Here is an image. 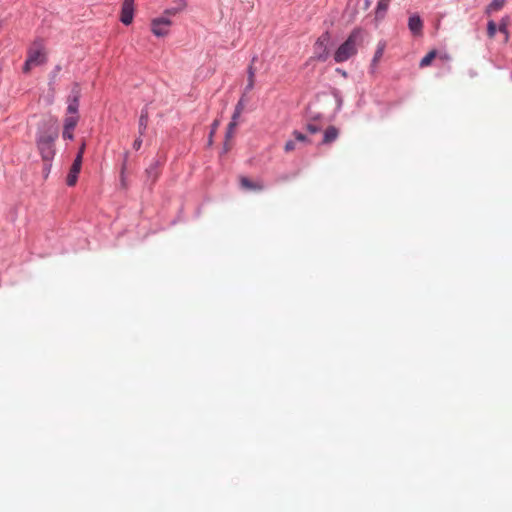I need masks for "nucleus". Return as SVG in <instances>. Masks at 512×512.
<instances>
[{"label": "nucleus", "mask_w": 512, "mask_h": 512, "mask_svg": "<svg viewBox=\"0 0 512 512\" xmlns=\"http://www.w3.org/2000/svg\"><path fill=\"white\" fill-rule=\"evenodd\" d=\"M436 54H437L436 51L432 50L427 55H425L420 61V64H419L420 68H425V67L429 66L432 63V61L435 59Z\"/></svg>", "instance_id": "412c9836"}, {"label": "nucleus", "mask_w": 512, "mask_h": 512, "mask_svg": "<svg viewBox=\"0 0 512 512\" xmlns=\"http://www.w3.org/2000/svg\"><path fill=\"white\" fill-rule=\"evenodd\" d=\"M81 96V89L79 84L74 83L71 94L68 97L67 114H78L79 99Z\"/></svg>", "instance_id": "423d86ee"}, {"label": "nucleus", "mask_w": 512, "mask_h": 512, "mask_svg": "<svg viewBox=\"0 0 512 512\" xmlns=\"http://www.w3.org/2000/svg\"><path fill=\"white\" fill-rule=\"evenodd\" d=\"M239 181L244 190L262 191L264 189V184L261 181H252L246 176H241Z\"/></svg>", "instance_id": "1a4fd4ad"}, {"label": "nucleus", "mask_w": 512, "mask_h": 512, "mask_svg": "<svg viewBox=\"0 0 512 512\" xmlns=\"http://www.w3.org/2000/svg\"><path fill=\"white\" fill-rule=\"evenodd\" d=\"M238 125L237 120L232 119L231 122L228 125L226 136H225V143H224V151L228 152L231 149L230 140L233 138V135L235 133V129Z\"/></svg>", "instance_id": "f8f14e48"}, {"label": "nucleus", "mask_w": 512, "mask_h": 512, "mask_svg": "<svg viewBox=\"0 0 512 512\" xmlns=\"http://www.w3.org/2000/svg\"><path fill=\"white\" fill-rule=\"evenodd\" d=\"M506 4V0H493L485 9V13L490 15L494 12L500 11L504 5Z\"/></svg>", "instance_id": "f3484780"}, {"label": "nucleus", "mask_w": 512, "mask_h": 512, "mask_svg": "<svg viewBox=\"0 0 512 512\" xmlns=\"http://www.w3.org/2000/svg\"><path fill=\"white\" fill-rule=\"evenodd\" d=\"M177 13H178L177 8H170V9L165 10L162 16H166L169 18L170 16H174Z\"/></svg>", "instance_id": "c85d7f7f"}, {"label": "nucleus", "mask_w": 512, "mask_h": 512, "mask_svg": "<svg viewBox=\"0 0 512 512\" xmlns=\"http://www.w3.org/2000/svg\"><path fill=\"white\" fill-rule=\"evenodd\" d=\"M47 62V51L44 40L35 39L27 50V59L23 65V72L28 74L32 68Z\"/></svg>", "instance_id": "7ed1b4c3"}, {"label": "nucleus", "mask_w": 512, "mask_h": 512, "mask_svg": "<svg viewBox=\"0 0 512 512\" xmlns=\"http://www.w3.org/2000/svg\"><path fill=\"white\" fill-rule=\"evenodd\" d=\"M62 137L64 139L72 140L74 137L73 129L63 127Z\"/></svg>", "instance_id": "393cba45"}, {"label": "nucleus", "mask_w": 512, "mask_h": 512, "mask_svg": "<svg viewBox=\"0 0 512 512\" xmlns=\"http://www.w3.org/2000/svg\"><path fill=\"white\" fill-rule=\"evenodd\" d=\"M339 135V130L335 126H329L324 131V137L322 140L323 144H329L337 139Z\"/></svg>", "instance_id": "4468645a"}, {"label": "nucleus", "mask_w": 512, "mask_h": 512, "mask_svg": "<svg viewBox=\"0 0 512 512\" xmlns=\"http://www.w3.org/2000/svg\"><path fill=\"white\" fill-rule=\"evenodd\" d=\"M243 110H244V103L242 100H240L235 107V111L232 115V119L238 120V118L240 117Z\"/></svg>", "instance_id": "5701e85b"}, {"label": "nucleus", "mask_w": 512, "mask_h": 512, "mask_svg": "<svg viewBox=\"0 0 512 512\" xmlns=\"http://www.w3.org/2000/svg\"><path fill=\"white\" fill-rule=\"evenodd\" d=\"M134 0H123L120 20L123 24L129 25L133 21Z\"/></svg>", "instance_id": "0eeeda50"}, {"label": "nucleus", "mask_w": 512, "mask_h": 512, "mask_svg": "<svg viewBox=\"0 0 512 512\" xmlns=\"http://www.w3.org/2000/svg\"><path fill=\"white\" fill-rule=\"evenodd\" d=\"M330 41L329 32H324L314 45V57L319 61H325L328 58V43Z\"/></svg>", "instance_id": "39448f33"}, {"label": "nucleus", "mask_w": 512, "mask_h": 512, "mask_svg": "<svg viewBox=\"0 0 512 512\" xmlns=\"http://www.w3.org/2000/svg\"><path fill=\"white\" fill-rule=\"evenodd\" d=\"M385 48H386V41H384V40L379 41L377 44V48L374 53L373 59L371 61V65H370L372 72H374L376 70L378 63L380 62V60L384 54Z\"/></svg>", "instance_id": "9d476101"}, {"label": "nucleus", "mask_w": 512, "mask_h": 512, "mask_svg": "<svg viewBox=\"0 0 512 512\" xmlns=\"http://www.w3.org/2000/svg\"><path fill=\"white\" fill-rule=\"evenodd\" d=\"M82 161H80V157H76L73 161V164L70 168V171L67 176V185L68 186H74L78 179V174L81 170Z\"/></svg>", "instance_id": "6e6552de"}, {"label": "nucleus", "mask_w": 512, "mask_h": 512, "mask_svg": "<svg viewBox=\"0 0 512 512\" xmlns=\"http://www.w3.org/2000/svg\"><path fill=\"white\" fill-rule=\"evenodd\" d=\"M129 158V151H125L123 155V162L122 164H125V170H127V162Z\"/></svg>", "instance_id": "2f4dec72"}, {"label": "nucleus", "mask_w": 512, "mask_h": 512, "mask_svg": "<svg viewBox=\"0 0 512 512\" xmlns=\"http://www.w3.org/2000/svg\"><path fill=\"white\" fill-rule=\"evenodd\" d=\"M132 146H133V149L139 150L142 146V136L139 135V137L134 140Z\"/></svg>", "instance_id": "c756f323"}, {"label": "nucleus", "mask_w": 512, "mask_h": 512, "mask_svg": "<svg viewBox=\"0 0 512 512\" xmlns=\"http://www.w3.org/2000/svg\"><path fill=\"white\" fill-rule=\"evenodd\" d=\"M509 23H510L509 17L505 16L501 19V21L499 23V27H498L499 32L504 35L505 43H507L509 40V31H508Z\"/></svg>", "instance_id": "a211bd4d"}, {"label": "nucleus", "mask_w": 512, "mask_h": 512, "mask_svg": "<svg viewBox=\"0 0 512 512\" xmlns=\"http://www.w3.org/2000/svg\"><path fill=\"white\" fill-rule=\"evenodd\" d=\"M219 125V122L218 121H215L213 123V129H212V132H211V135L214 133L215 129L217 128V126Z\"/></svg>", "instance_id": "473e14b6"}, {"label": "nucleus", "mask_w": 512, "mask_h": 512, "mask_svg": "<svg viewBox=\"0 0 512 512\" xmlns=\"http://www.w3.org/2000/svg\"><path fill=\"white\" fill-rule=\"evenodd\" d=\"M363 41V31L359 28L354 29L342 43L334 54V60L337 63L347 61L357 53V47Z\"/></svg>", "instance_id": "f03ea898"}, {"label": "nucleus", "mask_w": 512, "mask_h": 512, "mask_svg": "<svg viewBox=\"0 0 512 512\" xmlns=\"http://www.w3.org/2000/svg\"><path fill=\"white\" fill-rule=\"evenodd\" d=\"M172 21L166 16L156 17L151 20V31L156 37H165L170 32Z\"/></svg>", "instance_id": "20e7f679"}, {"label": "nucleus", "mask_w": 512, "mask_h": 512, "mask_svg": "<svg viewBox=\"0 0 512 512\" xmlns=\"http://www.w3.org/2000/svg\"><path fill=\"white\" fill-rule=\"evenodd\" d=\"M391 0H379L375 10L376 19L384 18Z\"/></svg>", "instance_id": "dca6fc26"}, {"label": "nucleus", "mask_w": 512, "mask_h": 512, "mask_svg": "<svg viewBox=\"0 0 512 512\" xmlns=\"http://www.w3.org/2000/svg\"><path fill=\"white\" fill-rule=\"evenodd\" d=\"M59 136L58 122L54 117L43 121L37 129L35 143L37 150L45 163L55 156V143Z\"/></svg>", "instance_id": "f257e3e1"}, {"label": "nucleus", "mask_w": 512, "mask_h": 512, "mask_svg": "<svg viewBox=\"0 0 512 512\" xmlns=\"http://www.w3.org/2000/svg\"><path fill=\"white\" fill-rule=\"evenodd\" d=\"M79 121V115L78 114H66V117L64 119V126L66 128L73 129L76 127L77 123Z\"/></svg>", "instance_id": "6ab92c4d"}, {"label": "nucleus", "mask_w": 512, "mask_h": 512, "mask_svg": "<svg viewBox=\"0 0 512 512\" xmlns=\"http://www.w3.org/2000/svg\"><path fill=\"white\" fill-rule=\"evenodd\" d=\"M296 148V143L293 140H289L285 143L284 150L285 152H292Z\"/></svg>", "instance_id": "bb28decb"}, {"label": "nucleus", "mask_w": 512, "mask_h": 512, "mask_svg": "<svg viewBox=\"0 0 512 512\" xmlns=\"http://www.w3.org/2000/svg\"><path fill=\"white\" fill-rule=\"evenodd\" d=\"M84 150H85V143H82V145L79 148L78 154L76 156V157H80V161H82Z\"/></svg>", "instance_id": "7c9ffc66"}, {"label": "nucleus", "mask_w": 512, "mask_h": 512, "mask_svg": "<svg viewBox=\"0 0 512 512\" xmlns=\"http://www.w3.org/2000/svg\"><path fill=\"white\" fill-rule=\"evenodd\" d=\"M408 27L414 35H420L423 28V22L418 15H413L409 18Z\"/></svg>", "instance_id": "9b49d317"}, {"label": "nucleus", "mask_w": 512, "mask_h": 512, "mask_svg": "<svg viewBox=\"0 0 512 512\" xmlns=\"http://www.w3.org/2000/svg\"><path fill=\"white\" fill-rule=\"evenodd\" d=\"M248 83L245 87V91L248 92V91H251L253 88H254V84H255V68L253 67V65H250L248 67Z\"/></svg>", "instance_id": "aec40b11"}, {"label": "nucleus", "mask_w": 512, "mask_h": 512, "mask_svg": "<svg viewBox=\"0 0 512 512\" xmlns=\"http://www.w3.org/2000/svg\"><path fill=\"white\" fill-rule=\"evenodd\" d=\"M125 173H126L125 164H122L121 170H120V184L123 189H126L128 186Z\"/></svg>", "instance_id": "b1692460"}, {"label": "nucleus", "mask_w": 512, "mask_h": 512, "mask_svg": "<svg viewBox=\"0 0 512 512\" xmlns=\"http://www.w3.org/2000/svg\"><path fill=\"white\" fill-rule=\"evenodd\" d=\"M147 176V181H149L151 184H154L159 175H160V166L158 163L151 164L145 171Z\"/></svg>", "instance_id": "ddd939ff"}, {"label": "nucleus", "mask_w": 512, "mask_h": 512, "mask_svg": "<svg viewBox=\"0 0 512 512\" xmlns=\"http://www.w3.org/2000/svg\"><path fill=\"white\" fill-rule=\"evenodd\" d=\"M497 32V26L496 23L493 20H490L487 23V35L489 38H494L495 34Z\"/></svg>", "instance_id": "4be33fe9"}, {"label": "nucleus", "mask_w": 512, "mask_h": 512, "mask_svg": "<svg viewBox=\"0 0 512 512\" xmlns=\"http://www.w3.org/2000/svg\"><path fill=\"white\" fill-rule=\"evenodd\" d=\"M293 136L295 137L296 141L303 142V143L308 142L307 137L298 131H294Z\"/></svg>", "instance_id": "a878e982"}, {"label": "nucleus", "mask_w": 512, "mask_h": 512, "mask_svg": "<svg viewBox=\"0 0 512 512\" xmlns=\"http://www.w3.org/2000/svg\"><path fill=\"white\" fill-rule=\"evenodd\" d=\"M148 119H149V113L147 108L142 109L139 123H138V130L140 136H143L146 132L147 126H148Z\"/></svg>", "instance_id": "2eb2a0df"}, {"label": "nucleus", "mask_w": 512, "mask_h": 512, "mask_svg": "<svg viewBox=\"0 0 512 512\" xmlns=\"http://www.w3.org/2000/svg\"><path fill=\"white\" fill-rule=\"evenodd\" d=\"M307 131L311 134H316L320 131V128L315 124H308Z\"/></svg>", "instance_id": "cd10ccee"}]
</instances>
